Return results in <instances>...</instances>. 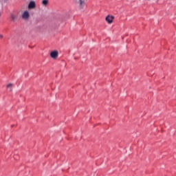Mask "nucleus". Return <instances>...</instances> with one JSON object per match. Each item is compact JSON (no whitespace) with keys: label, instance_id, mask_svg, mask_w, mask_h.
I'll use <instances>...</instances> for the list:
<instances>
[{"label":"nucleus","instance_id":"7ed1b4c3","mask_svg":"<svg viewBox=\"0 0 176 176\" xmlns=\"http://www.w3.org/2000/svg\"><path fill=\"white\" fill-rule=\"evenodd\" d=\"M50 56L52 58H57L58 57V51H52L50 53Z\"/></svg>","mask_w":176,"mask_h":176},{"label":"nucleus","instance_id":"f03ea898","mask_svg":"<svg viewBox=\"0 0 176 176\" xmlns=\"http://www.w3.org/2000/svg\"><path fill=\"white\" fill-rule=\"evenodd\" d=\"M115 17L113 16L109 15L106 17L105 20L109 24H112Z\"/></svg>","mask_w":176,"mask_h":176},{"label":"nucleus","instance_id":"20e7f679","mask_svg":"<svg viewBox=\"0 0 176 176\" xmlns=\"http://www.w3.org/2000/svg\"><path fill=\"white\" fill-rule=\"evenodd\" d=\"M36 6L35 1H31L28 4V9H35Z\"/></svg>","mask_w":176,"mask_h":176},{"label":"nucleus","instance_id":"f257e3e1","mask_svg":"<svg viewBox=\"0 0 176 176\" xmlns=\"http://www.w3.org/2000/svg\"><path fill=\"white\" fill-rule=\"evenodd\" d=\"M22 19L23 20H28L30 19V12L25 10L22 13Z\"/></svg>","mask_w":176,"mask_h":176},{"label":"nucleus","instance_id":"1a4fd4ad","mask_svg":"<svg viewBox=\"0 0 176 176\" xmlns=\"http://www.w3.org/2000/svg\"><path fill=\"white\" fill-rule=\"evenodd\" d=\"M0 38L2 39V38H3V34H0Z\"/></svg>","mask_w":176,"mask_h":176},{"label":"nucleus","instance_id":"0eeeda50","mask_svg":"<svg viewBox=\"0 0 176 176\" xmlns=\"http://www.w3.org/2000/svg\"><path fill=\"white\" fill-rule=\"evenodd\" d=\"M48 3H49V0H43L42 1V5L43 6H47Z\"/></svg>","mask_w":176,"mask_h":176},{"label":"nucleus","instance_id":"6e6552de","mask_svg":"<svg viewBox=\"0 0 176 176\" xmlns=\"http://www.w3.org/2000/svg\"><path fill=\"white\" fill-rule=\"evenodd\" d=\"M11 19H12V21H16V15H14L13 14H11Z\"/></svg>","mask_w":176,"mask_h":176},{"label":"nucleus","instance_id":"39448f33","mask_svg":"<svg viewBox=\"0 0 176 176\" xmlns=\"http://www.w3.org/2000/svg\"><path fill=\"white\" fill-rule=\"evenodd\" d=\"M74 2H75L76 3H79L80 8H82L83 5H85V1L83 0H74Z\"/></svg>","mask_w":176,"mask_h":176},{"label":"nucleus","instance_id":"423d86ee","mask_svg":"<svg viewBox=\"0 0 176 176\" xmlns=\"http://www.w3.org/2000/svg\"><path fill=\"white\" fill-rule=\"evenodd\" d=\"M6 88L8 91H13V83L8 84Z\"/></svg>","mask_w":176,"mask_h":176}]
</instances>
